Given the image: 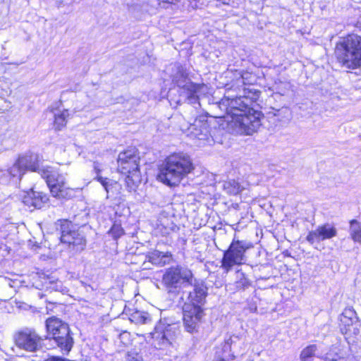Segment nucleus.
Instances as JSON below:
<instances>
[{
	"label": "nucleus",
	"mask_w": 361,
	"mask_h": 361,
	"mask_svg": "<svg viewBox=\"0 0 361 361\" xmlns=\"http://www.w3.org/2000/svg\"><path fill=\"white\" fill-rule=\"evenodd\" d=\"M4 173V172L2 171H0V175Z\"/></svg>",
	"instance_id": "nucleus-37"
},
{
	"label": "nucleus",
	"mask_w": 361,
	"mask_h": 361,
	"mask_svg": "<svg viewBox=\"0 0 361 361\" xmlns=\"http://www.w3.org/2000/svg\"><path fill=\"white\" fill-rule=\"evenodd\" d=\"M178 330L173 325L159 324L152 332L151 336L156 342L159 348H162L171 345L175 340Z\"/></svg>",
	"instance_id": "nucleus-12"
},
{
	"label": "nucleus",
	"mask_w": 361,
	"mask_h": 361,
	"mask_svg": "<svg viewBox=\"0 0 361 361\" xmlns=\"http://www.w3.org/2000/svg\"><path fill=\"white\" fill-rule=\"evenodd\" d=\"M38 173L46 180L54 197L71 198L73 195V190L67 186L65 176L60 174L54 167L41 165Z\"/></svg>",
	"instance_id": "nucleus-7"
},
{
	"label": "nucleus",
	"mask_w": 361,
	"mask_h": 361,
	"mask_svg": "<svg viewBox=\"0 0 361 361\" xmlns=\"http://www.w3.org/2000/svg\"><path fill=\"white\" fill-rule=\"evenodd\" d=\"M236 279L235 286L237 289H243L248 285V280L245 276V274L243 272L237 271L236 272Z\"/></svg>",
	"instance_id": "nucleus-27"
},
{
	"label": "nucleus",
	"mask_w": 361,
	"mask_h": 361,
	"mask_svg": "<svg viewBox=\"0 0 361 361\" xmlns=\"http://www.w3.org/2000/svg\"><path fill=\"white\" fill-rule=\"evenodd\" d=\"M341 331L346 338H350L359 333V323L357 321L356 312L353 308H345L340 317Z\"/></svg>",
	"instance_id": "nucleus-14"
},
{
	"label": "nucleus",
	"mask_w": 361,
	"mask_h": 361,
	"mask_svg": "<svg viewBox=\"0 0 361 361\" xmlns=\"http://www.w3.org/2000/svg\"><path fill=\"white\" fill-rule=\"evenodd\" d=\"M93 169L97 176H100L99 173L102 171L101 164L98 161H94Z\"/></svg>",
	"instance_id": "nucleus-33"
},
{
	"label": "nucleus",
	"mask_w": 361,
	"mask_h": 361,
	"mask_svg": "<svg viewBox=\"0 0 361 361\" xmlns=\"http://www.w3.org/2000/svg\"><path fill=\"white\" fill-rule=\"evenodd\" d=\"M178 1L179 0H158V5L161 8H166L169 4H174Z\"/></svg>",
	"instance_id": "nucleus-29"
},
{
	"label": "nucleus",
	"mask_w": 361,
	"mask_h": 361,
	"mask_svg": "<svg viewBox=\"0 0 361 361\" xmlns=\"http://www.w3.org/2000/svg\"><path fill=\"white\" fill-rule=\"evenodd\" d=\"M16 343L20 348L28 352H35L40 346L41 338L35 331L25 329L17 334Z\"/></svg>",
	"instance_id": "nucleus-15"
},
{
	"label": "nucleus",
	"mask_w": 361,
	"mask_h": 361,
	"mask_svg": "<svg viewBox=\"0 0 361 361\" xmlns=\"http://www.w3.org/2000/svg\"><path fill=\"white\" fill-rule=\"evenodd\" d=\"M316 348V345H312L303 349L300 354L301 360L310 361V359L315 353Z\"/></svg>",
	"instance_id": "nucleus-26"
},
{
	"label": "nucleus",
	"mask_w": 361,
	"mask_h": 361,
	"mask_svg": "<svg viewBox=\"0 0 361 361\" xmlns=\"http://www.w3.org/2000/svg\"><path fill=\"white\" fill-rule=\"evenodd\" d=\"M192 281L191 270L179 265L166 269L162 277L163 284L169 292H174L182 286L192 285Z\"/></svg>",
	"instance_id": "nucleus-8"
},
{
	"label": "nucleus",
	"mask_w": 361,
	"mask_h": 361,
	"mask_svg": "<svg viewBox=\"0 0 361 361\" xmlns=\"http://www.w3.org/2000/svg\"><path fill=\"white\" fill-rule=\"evenodd\" d=\"M46 329L47 337L53 339L63 353L71 351L73 339L66 323L56 317H50L46 320Z\"/></svg>",
	"instance_id": "nucleus-6"
},
{
	"label": "nucleus",
	"mask_w": 361,
	"mask_h": 361,
	"mask_svg": "<svg viewBox=\"0 0 361 361\" xmlns=\"http://www.w3.org/2000/svg\"><path fill=\"white\" fill-rule=\"evenodd\" d=\"M173 81L181 88V94L190 104H195L200 96L207 92L208 87L206 85L196 84L188 80V75L183 70H178Z\"/></svg>",
	"instance_id": "nucleus-9"
},
{
	"label": "nucleus",
	"mask_w": 361,
	"mask_h": 361,
	"mask_svg": "<svg viewBox=\"0 0 361 361\" xmlns=\"http://www.w3.org/2000/svg\"><path fill=\"white\" fill-rule=\"evenodd\" d=\"M61 241L63 243L72 245L73 246H79L82 249L85 244L84 237L73 228V224L68 221H63L61 225Z\"/></svg>",
	"instance_id": "nucleus-16"
},
{
	"label": "nucleus",
	"mask_w": 361,
	"mask_h": 361,
	"mask_svg": "<svg viewBox=\"0 0 361 361\" xmlns=\"http://www.w3.org/2000/svg\"><path fill=\"white\" fill-rule=\"evenodd\" d=\"M350 235L354 242L361 245V222L355 219L350 221Z\"/></svg>",
	"instance_id": "nucleus-23"
},
{
	"label": "nucleus",
	"mask_w": 361,
	"mask_h": 361,
	"mask_svg": "<svg viewBox=\"0 0 361 361\" xmlns=\"http://www.w3.org/2000/svg\"><path fill=\"white\" fill-rule=\"evenodd\" d=\"M173 225L171 220L165 216H160L154 225V230L157 233L162 235H169L173 231Z\"/></svg>",
	"instance_id": "nucleus-20"
},
{
	"label": "nucleus",
	"mask_w": 361,
	"mask_h": 361,
	"mask_svg": "<svg viewBox=\"0 0 361 361\" xmlns=\"http://www.w3.org/2000/svg\"><path fill=\"white\" fill-rule=\"evenodd\" d=\"M127 361H144L142 357L138 353L129 354Z\"/></svg>",
	"instance_id": "nucleus-31"
},
{
	"label": "nucleus",
	"mask_w": 361,
	"mask_h": 361,
	"mask_svg": "<svg viewBox=\"0 0 361 361\" xmlns=\"http://www.w3.org/2000/svg\"><path fill=\"white\" fill-rule=\"evenodd\" d=\"M54 113V127L56 130H60L66 126L67 120L70 116L68 109H57L53 111Z\"/></svg>",
	"instance_id": "nucleus-21"
},
{
	"label": "nucleus",
	"mask_w": 361,
	"mask_h": 361,
	"mask_svg": "<svg viewBox=\"0 0 361 361\" xmlns=\"http://www.w3.org/2000/svg\"><path fill=\"white\" fill-rule=\"evenodd\" d=\"M44 361H68V360L66 359H64V358H61L60 357H49L47 359H46Z\"/></svg>",
	"instance_id": "nucleus-34"
},
{
	"label": "nucleus",
	"mask_w": 361,
	"mask_h": 361,
	"mask_svg": "<svg viewBox=\"0 0 361 361\" xmlns=\"http://www.w3.org/2000/svg\"><path fill=\"white\" fill-rule=\"evenodd\" d=\"M47 289L55 291L63 292L64 290L63 283L61 281L54 279L52 276H48L44 282Z\"/></svg>",
	"instance_id": "nucleus-25"
},
{
	"label": "nucleus",
	"mask_w": 361,
	"mask_h": 361,
	"mask_svg": "<svg viewBox=\"0 0 361 361\" xmlns=\"http://www.w3.org/2000/svg\"><path fill=\"white\" fill-rule=\"evenodd\" d=\"M213 361H226V360L224 358L218 357V358L214 359Z\"/></svg>",
	"instance_id": "nucleus-35"
},
{
	"label": "nucleus",
	"mask_w": 361,
	"mask_h": 361,
	"mask_svg": "<svg viewBox=\"0 0 361 361\" xmlns=\"http://www.w3.org/2000/svg\"><path fill=\"white\" fill-rule=\"evenodd\" d=\"M326 361H356L353 357H343L337 354L327 353L325 357Z\"/></svg>",
	"instance_id": "nucleus-28"
},
{
	"label": "nucleus",
	"mask_w": 361,
	"mask_h": 361,
	"mask_svg": "<svg viewBox=\"0 0 361 361\" xmlns=\"http://www.w3.org/2000/svg\"><path fill=\"white\" fill-rule=\"evenodd\" d=\"M337 235L336 228L329 224L318 226L315 230L309 232L306 240L311 245L327 239H331Z\"/></svg>",
	"instance_id": "nucleus-17"
},
{
	"label": "nucleus",
	"mask_w": 361,
	"mask_h": 361,
	"mask_svg": "<svg viewBox=\"0 0 361 361\" xmlns=\"http://www.w3.org/2000/svg\"><path fill=\"white\" fill-rule=\"evenodd\" d=\"M148 262L157 266H164L172 261V255L169 252H163L159 250H154L147 256Z\"/></svg>",
	"instance_id": "nucleus-19"
},
{
	"label": "nucleus",
	"mask_w": 361,
	"mask_h": 361,
	"mask_svg": "<svg viewBox=\"0 0 361 361\" xmlns=\"http://www.w3.org/2000/svg\"><path fill=\"white\" fill-rule=\"evenodd\" d=\"M185 133L188 137L195 140V143L197 146L204 145L210 137L209 125L206 121L201 119H195L194 123L185 130Z\"/></svg>",
	"instance_id": "nucleus-13"
},
{
	"label": "nucleus",
	"mask_w": 361,
	"mask_h": 361,
	"mask_svg": "<svg viewBox=\"0 0 361 361\" xmlns=\"http://www.w3.org/2000/svg\"><path fill=\"white\" fill-rule=\"evenodd\" d=\"M335 55L341 66L348 69L361 67V37L350 34L340 39L335 47Z\"/></svg>",
	"instance_id": "nucleus-3"
},
{
	"label": "nucleus",
	"mask_w": 361,
	"mask_h": 361,
	"mask_svg": "<svg viewBox=\"0 0 361 361\" xmlns=\"http://www.w3.org/2000/svg\"><path fill=\"white\" fill-rule=\"evenodd\" d=\"M49 198L47 194L32 189L23 197V203L28 207L40 209L47 202Z\"/></svg>",
	"instance_id": "nucleus-18"
},
{
	"label": "nucleus",
	"mask_w": 361,
	"mask_h": 361,
	"mask_svg": "<svg viewBox=\"0 0 361 361\" xmlns=\"http://www.w3.org/2000/svg\"><path fill=\"white\" fill-rule=\"evenodd\" d=\"M95 179L102 185V186L104 188L106 191L108 192V186H109V182L107 180L108 179L106 178H103L101 176H96Z\"/></svg>",
	"instance_id": "nucleus-30"
},
{
	"label": "nucleus",
	"mask_w": 361,
	"mask_h": 361,
	"mask_svg": "<svg viewBox=\"0 0 361 361\" xmlns=\"http://www.w3.org/2000/svg\"><path fill=\"white\" fill-rule=\"evenodd\" d=\"M129 319L137 324H147L151 321V318L147 312L140 310H134L130 313Z\"/></svg>",
	"instance_id": "nucleus-22"
},
{
	"label": "nucleus",
	"mask_w": 361,
	"mask_h": 361,
	"mask_svg": "<svg viewBox=\"0 0 361 361\" xmlns=\"http://www.w3.org/2000/svg\"><path fill=\"white\" fill-rule=\"evenodd\" d=\"M144 269H149V267H147V266H145Z\"/></svg>",
	"instance_id": "nucleus-36"
},
{
	"label": "nucleus",
	"mask_w": 361,
	"mask_h": 361,
	"mask_svg": "<svg viewBox=\"0 0 361 361\" xmlns=\"http://www.w3.org/2000/svg\"><path fill=\"white\" fill-rule=\"evenodd\" d=\"M207 296V289L203 285H195L193 291L189 294L190 302L183 307V322L188 332L196 330L203 317L204 305Z\"/></svg>",
	"instance_id": "nucleus-4"
},
{
	"label": "nucleus",
	"mask_w": 361,
	"mask_h": 361,
	"mask_svg": "<svg viewBox=\"0 0 361 361\" xmlns=\"http://www.w3.org/2000/svg\"><path fill=\"white\" fill-rule=\"evenodd\" d=\"M195 169L190 157L183 152L168 156L159 168L157 180L169 187L178 186Z\"/></svg>",
	"instance_id": "nucleus-2"
},
{
	"label": "nucleus",
	"mask_w": 361,
	"mask_h": 361,
	"mask_svg": "<svg viewBox=\"0 0 361 361\" xmlns=\"http://www.w3.org/2000/svg\"><path fill=\"white\" fill-rule=\"evenodd\" d=\"M252 245L243 240H233L228 249L224 252L221 260V267L227 273L235 265L243 264L245 256V252L250 248Z\"/></svg>",
	"instance_id": "nucleus-10"
},
{
	"label": "nucleus",
	"mask_w": 361,
	"mask_h": 361,
	"mask_svg": "<svg viewBox=\"0 0 361 361\" xmlns=\"http://www.w3.org/2000/svg\"><path fill=\"white\" fill-rule=\"evenodd\" d=\"M243 188L235 180H229L224 183V190L229 195H235L238 194Z\"/></svg>",
	"instance_id": "nucleus-24"
},
{
	"label": "nucleus",
	"mask_w": 361,
	"mask_h": 361,
	"mask_svg": "<svg viewBox=\"0 0 361 361\" xmlns=\"http://www.w3.org/2000/svg\"><path fill=\"white\" fill-rule=\"evenodd\" d=\"M137 150L130 147L121 152L118 157V170L126 175V183L130 191L135 190L141 182Z\"/></svg>",
	"instance_id": "nucleus-5"
},
{
	"label": "nucleus",
	"mask_w": 361,
	"mask_h": 361,
	"mask_svg": "<svg viewBox=\"0 0 361 361\" xmlns=\"http://www.w3.org/2000/svg\"><path fill=\"white\" fill-rule=\"evenodd\" d=\"M39 157L37 154H26L20 156L8 169L11 177L20 180L26 171L37 172L40 168Z\"/></svg>",
	"instance_id": "nucleus-11"
},
{
	"label": "nucleus",
	"mask_w": 361,
	"mask_h": 361,
	"mask_svg": "<svg viewBox=\"0 0 361 361\" xmlns=\"http://www.w3.org/2000/svg\"><path fill=\"white\" fill-rule=\"evenodd\" d=\"M259 97V91L247 89L243 95L221 100L219 107L226 111V121L234 133L251 135L260 127L262 114L252 107Z\"/></svg>",
	"instance_id": "nucleus-1"
},
{
	"label": "nucleus",
	"mask_w": 361,
	"mask_h": 361,
	"mask_svg": "<svg viewBox=\"0 0 361 361\" xmlns=\"http://www.w3.org/2000/svg\"><path fill=\"white\" fill-rule=\"evenodd\" d=\"M188 1L189 2L188 8L196 9L202 5V4H199V0H188Z\"/></svg>",
	"instance_id": "nucleus-32"
}]
</instances>
